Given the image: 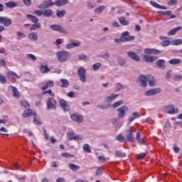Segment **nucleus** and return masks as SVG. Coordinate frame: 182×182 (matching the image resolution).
Wrapping results in <instances>:
<instances>
[{"label":"nucleus","mask_w":182,"mask_h":182,"mask_svg":"<svg viewBox=\"0 0 182 182\" xmlns=\"http://www.w3.org/2000/svg\"><path fill=\"white\" fill-rule=\"evenodd\" d=\"M112 124L115 127H117V129H120V127H122V125H119L120 124V121L117 120V119H114L112 120ZM119 126V127H117Z\"/></svg>","instance_id":"obj_54"},{"label":"nucleus","mask_w":182,"mask_h":182,"mask_svg":"<svg viewBox=\"0 0 182 182\" xmlns=\"http://www.w3.org/2000/svg\"><path fill=\"white\" fill-rule=\"evenodd\" d=\"M53 86H55V83L52 80H50L46 82L45 85L41 87V90L45 91L47 89H49V87H53Z\"/></svg>","instance_id":"obj_16"},{"label":"nucleus","mask_w":182,"mask_h":182,"mask_svg":"<svg viewBox=\"0 0 182 182\" xmlns=\"http://www.w3.org/2000/svg\"><path fill=\"white\" fill-rule=\"evenodd\" d=\"M40 72L41 73H48L50 72V70L46 65H41Z\"/></svg>","instance_id":"obj_39"},{"label":"nucleus","mask_w":182,"mask_h":182,"mask_svg":"<svg viewBox=\"0 0 182 182\" xmlns=\"http://www.w3.org/2000/svg\"><path fill=\"white\" fill-rule=\"evenodd\" d=\"M6 76L9 79V77H12V79H18V74L14 73L13 71H9L7 73Z\"/></svg>","instance_id":"obj_38"},{"label":"nucleus","mask_w":182,"mask_h":182,"mask_svg":"<svg viewBox=\"0 0 182 182\" xmlns=\"http://www.w3.org/2000/svg\"><path fill=\"white\" fill-rule=\"evenodd\" d=\"M100 66H102V64L100 63H96L92 65V69L93 70H99Z\"/></svg>","instance_id":"obj_56"},{"label":"nucleus","mask_w":182,"mask_h":182,"mask_svg":"<svg viewBox=\"0 0 182 182\" xmlns=\"http://www.w3.org/2000/svg\"><path fill=\"white\" fill-rule=\"evenodd\" d=\"M83 150L84 151H85V153H92V150L90 149V147L89 146L88 144H84Z\"/></svg>","instance_id":"obj_52"},{"label":"nucleus","mask_w":182,"mask_h":182,"mask_svg":"<svg viewBox=\"0 0 182 182\" xmlns=\"http://www.w3.org/2000/svg\"><path fill=\"white\" fill-rule=\"evenodd\" d=\"M16 36H17V39L21 40V39H25L26 38V34L21 31H16Z\"/></svg>","instance_id":"obj_42"},{"label":"nucleus","mask_w":182,"mask_h":182,"mask_svg":"<svg viewBox=\"0 0 182 182\" xmlns=\"http://www.w3.org/2000/svg\"><path fill=\"white\" fill-rule=\"evenodd\" d=\"M110 106V104L109 105H98L97 107L98 109H109Z\"/></svg>","instance_id":"obj_61"},{"label":"nucleus","mask_w":182,"mask_h":182,"mask_svg":"<svg viewBox=\"0 0 182 182\" xmlns=\"http://www.w3.org/2000/svg\"><path fill=\"white\" fill-rule=\"evenodd\" d=\"M98 160H99L101 163H106V158H105L103 156H98Z\"/></svg>","instance_id":"obj_64"},{"label":"nucleus","mask_w":182,"mask_h":182,"mask_svg":"<svg viewBox=\"0 0 182 182\" xmlns=\"http://www.w3.org/2000/svg\"><path fill=\"white\" fill-rule=\"evenodd\" d=\"M181 29H182L181 26L176 27V28L171 30L169 32H168V36H173L176 33H177V32H178V31H181Z\"/></svg>","instance_id":"obj_28"},{"label":"nucleus","mask_w":182,"mask_h":182,"mask_svg":"<svg viewBox=\"0 0 182 182\" xmlns=\"http://www.w3.org/2000/svg\"><path fill=\"white\" fill-rule=\"evenodd\" d=\"M117 60L119 66H124V65H126L127 60L124 57L118 56Z\"/></svg>","instance_id":"obj_31"},{"label":"nucleus","mask_w":182,"mask_h":182,"mask_svg":"<svg viewBox=\"0 0 182 182\" xmlns=\"http://www.w3.org/2000/svg\"><path fill=\"white\" fill-rule=\"evenodd\" d=\"M42 95H49L52 97H55V92H53V91H52V90H46V91H43L42 92Z\"/></svg>","instance_id":"obj_51"},{"label":"nucleus","mask_w":182,"mask_h":182,"mask_svg":"<svg viewBox=\"0 0 182 182\" xmlns=\"http://www.w3.org/2000/svg\"><path fill=\"white\" fill-rule=\"evenodd\" d=\"M129 31H125L122 33V36H124V39H128L126 42H130V41H134V36H129Z\"/></svg>","instance_id":"obj_20"},{"label":"nucleus","mask_w":182,"mask_h":182,"mask_svg":"<svg viewBox=\"0 0 182 182\" xmlns=\"http://www.w3.org/2000/svg\"><path fill=\"white\" fill-rule=\"evenodd\" d=\"M156 78L151 75H148V85L151 87H154L156 85Z\"/></svg>","instance_id":"obj_13"},{"label":"nucleus","mask_w":182,"mask_h":182,"mask_svg":"<svg viewBox=\"0 0 182 182\" xmlns=\"http://www.w3.org/2000/svg\"><path fill=\"white\" fill-rule=\"evenodd\" d=\"M141 115L140 112H134L132 115L128 118L129 123H132L135 119H139Z\"/></svg>","instance_id":"obj_18"},{"label":"nucleus","mask_w":182,"mask_h":182,"mask_svg":"<svg viewBox=\"0 0 182 182\" xmlns=\"http://www.w3.org/2000/svg\"><path fill=\"white\" fill-rule=\"evenodd\" d=\"M168 63H170V65H180V63H181V59L173 58L168 61Z\"/></svg>","instance_id":"obj_34"},{"label":"nucleus","mask_w":182,"mask_h":182,"mask_svg":"<svg viewBox=\"0 0 182 182\" xmlns=\"http://www.w3.org/2000/svg\"><path fill=\"white\" fill-rule=\"evenodd\" d=\"M68 0H57L55 5H56V6H63L65 5H68Z\"/></svg>","instance_id":"obj_30"},{"label":"nucleus","mask_w":182,"mask_h":182,"mask_svg":"<svg viewBox=\"0 0 182 182\" xmlns=\"http://www.w3.org/2000/svg\"><path fill=\"white\" fill-rule=\"evenodd\" d=\"M116 140H117V141H119V143H123L124 141H125L126 139L122 134H119L116 136Z\"/></svg>","instance_id":"obj_48"},{"label":"nucleus","mask_w":182,"mask_h":182,"mask_svg":"<svg viewBox=\"0 0 182 182\" xmlns=\"http://www.w3.org/2000/svg\"><path fill=\"white\" fill-rule=\"evenodd\" d=\"M26 18H28V19H31V22H33V23H38V22L39 21V18H38V17H36L35 16H32L31 14H27Z\"/></svg>","instance_id":"obj_33"},{"label":"nucleus","mask_w":182,"mask_h":182,"mask_svg":"<svg viewBox=\"0 0 182 182\" xmlns=\"http://www.w3.org/2000/svg\"><path fill=\"white\" fill-rule=\"evenodd\" d=\"M75 136L76 134H75V132L70 131L67 132V137L68 138V140H75Z\"/></svg>","instance_id":"obj_37"},{"label":"nucleus","mask_w":182,"mask_h":182,"mask_svg":"<svg viewBox=\"0 0 182 182\" xmlns=\"http://www.w3.org/2000/svg\"><path fill=\"white\" fill-rule=\"evenodd\" d=\"M27 58H29V59H31V60H33V62H36V56L33 54H27Z\"/></svg>","instance_id":"obj_60"},{"label":"nucleus","mask_w":182,"mask_h":182,"mask_svg":"<svg viewBox=\"0 0 182 182\" xmlns=\"http://www.w3.org/2000/svg\"><path fill=\"white\" fill-rule=\"evenodd\" d=\"M47 110H56L58 102L55 98L49 97L46 102Z\"/></svg>","instance_id":"obj_2"},{"label":"nucleus","mask_w":182,"mask_h":182,"mask_svg":"<svg viewBox=\"0 0 182 182\" xmlns=\"http://www.w3.org/2000/svg\"><path fill=\"white\" fill-rule=\"evenodd\" d=\"M82 45L81 41L71 42L66 46V49H73V48H79Z\"/></svg>","instance_id":"obj_14"},{"label":"nucleus","mask_w":182,"mask_h":182,"mask_svg":"<svg viewBox=\"0 0 182 182\" xmlns=\"http://www.w3.org/2000/svg\"><path fill=\"white\" fill-rule=\"evenodd\" d=\"M56 56H57V60L60 63H65V62H68V59L72 56V54L67 51V50H61V51H58L56 53Z\"/></svg>","instance_id":"obj_1"},{"label":"nucleus","mask_w":182,"mask_h":182,"mask_svg":"<svg viewBox=\"0 0 182 182\" xmlns=\"http://www.w3.org/2000/svg\"><path fill=\"white\" fill-rule=\"evenodd\" d=\"M156 66L159 68V69L164 70L166 69V60L161 59L156 62Z\"/></svg>","instance_id":"obj_21"},{"label":"nucleus","mask_w":182,"mask_h":182,"mask_svg":"<svg viewBox=\"0 0 182 182\" xmlns=\"http://www.w3.org/2000/svg\"><path fill=\"white\" fill-rule=\"evenodd\" d=\"M5 5L6 6V8H10V9L17 8L18 3H16V2L14 1H9L8 2H6Z\"/></svg>","instance_id":"obj_25"},{"label":"nucleus","mask_w":182,"mask_h":182,"mask_svg":"<svg viewBox=\"0 0 182 182\" xmlns=\"http://www.w3.org/2000/svg\"><path fill=\"white\" fill-rule=\"evenodd\" d=\"M117 110L118 112V119H123V117L126 116V112L129 110V107L127 105H123L118 108Z\"/></svg>","instance_id":"obj_7"},{"label":"nucleus","mask_w":182,"mask_h":182,"mask_svg":"<svg viewBox=\"0 0 182 182\" xmlns=\"http://www.w3.org/2000/svg\"><path fill=\"white\" fill-rule=\"evenodd\" d=\"M68 166L72 171H77V170H80V166L79 165L69 164Z\"/></svg>","instance_id":"obj_35"},{"label":"nucleus","mask_w":182,"mask_h":182,"mask_svg":"<svg viewBox=\"0 0 182 182\" xmlns=\"http://www.w3.org/2000/svg\"><path fill=\"white\" fill-rule=\"evenodd\" d=\"M105 9H106V6H100L99 7H97L95 9V14H102V12H103V11H105Z\"/></svg>","instance_id":"obj_44"},{"label":"nucleus","mask_w":182,"mask_h":182,"mask_svg":"<svg viewBox=\"0 0 182 182\" xmlns=\"http://www.w3.org/2000/svg\"><path fill=\"white\" fill-rule=\"evenodd\" d=\"M12 23V20L9 19V18L6 17V19H4V21H3V25L5 26H9Z\"/></svg>","instance_id":"obj_50"},{"label":"nucleus","mask_w":182,"mask_h":182,"mask_svg":"<svg viewBox=\"0 0 182 182\" xmlns=\"http://www.w3.org/2000/svg\"><path fill=\"white\" fill-rule=\"evenodd\" d=\"M55 15L57 18H63L66 15V10H56Z\"/></svg>","instance_id":"obj_32"},{"label":"nucleus","mask_w":182,"mask_h":182,"mask_svg":"<svg viewBox=\"0 0 182 182\" xmlns=\"http://www.w3.org/2000/svg\"><path fill=\"white\" fill-rule=\"evenodd\" d=\"M161 45L162 46H168V45H170V41H168V40L164 41L161 43Z\"/></svg>","instance_id":"obj_63"},{"label":"nucleus","mask_w":182,"mask_h":182,"mask_svg":"<svg viewBox=\"0 0 182 182\" xmlns=\"http://www.w3.org/2000/svg\"><path fill=\"white\" fill-rule=\"evenodd\" d=\"M100 58H102V59L107 60L109 58H110V55H109V53H104L100 55Z\"/></svg>","instance_id":"obj_59"},{"label":"nucleus","mask_w":182,"mask_h":182,"mask_svg":"<svg viewBox=\"0 0 182 182\" xmlns=\"http://www.w3.org/2000/svg\"><path fill=\"white\" fill-rule=\"evenodd\" d=\"M158 14H160L164 16H171V19H174V18H176V15L172 14L171 11H158Z\"/></svg>","instance_id":"obj_19"},{"label":"nucleus","mask_w":182,"mask_h":182,"mask_svg":"<svg viewBox=\"0 0 182 182\" xmlns=\"http://www.w3.org/2000/svg\"><path fill=\"white\" fill-rule=\"evenodd\" d=\"M143 59L144 60H145V62H147L148 63H153L154 60H157V57L145 55H144Z\"/></svg>","instance_id":"obj_15"},{"label":"nucleus","mask_w":182,"mask_h":182,"mask_svg":"<svg viewBox=\"0 0 182 182\" xmlns=\"http://www.w3.org/2000/svg\"><path fill=\"white\" fill-rule=\"evenodd\" d=\"M115 89L117 92H119L123 89V85H122L120 82H117L115 84Z\"/></svg>","instance_id":"obj_57"},{"label":"nucleus","mask_w":182,"mask_h":182,"mask_svg":"<svg viewBox=\"0 0 182 182\" xmlns=\"http://www.w3.org/2000/svg\"><path fill=\"white\" fill-rule=\"evenodd\" d=\"M38 8L40 9H47V8H49V5L48 4V1H44L42 4H40L38 6Z\"/></svg>","instance_id":"obj_49"},{"label":"nucleus","mask_w":182,"mask_h":182,"mask_svg":"<svg viewBox=\"0 0 182 182\" xmlns=\"http://www.w3.org/2000/svg\"><path fill=\"white\" fill-rule=\"evenodd\" d=\"M147 82H149V75H141L139 77V82L141 87H147Z\"/></svg>","instance_id":"obj_6"},{"label":"nucleus","mask_w":182,"mask_h":182,"mask_svg":"<svg viewBox=\"0 0 182 182\" xmlns=\"http://www.w3.org/2000/svg\"><path fill=\"white\" fill-rule=\"evenodd\" d=\"M86 58H87V56L85 54H80L78 55L79 60H85V59H86Z\"/></svg>","instance_id":"obj_62"},{"label":"nucleus","mask_w":182,"mask_h":182,"mask_svg":"<svg viewBox=\"0 0 182 182\" xmlns=\"http://www.w3.org/2000/svg\"><path fill=\"white\" fill-rule=\"evenodd\" d=\"M124 103V101L123 100H119L117 101V102H114L113 105H110V107H112V109H116L117 107H119V106H122Z\"/></svg>","instance_id":"obj_40"},{"label":"nucleus","mask_w":182,"mask_h":182,"mask_svg":"<svg viewBox=\"0 0 182 182\" xmlns=\"http://www.w3.org/2000/svg\"><path fill=\"white\" fill-rule=\"evenodd\" d=\"M127 56L129 59L134 60L135 62H140V55H137L134 51H128L127 53Z\"/></svg>","instance_id":"obj_10"},{"label":"nucleus","mask_w":182,"mask_h":182,"mask_svg":"<svg viewBox=\"0 0 182 182\" xmlns=\"http://www.w3.org/2000/svg\"><path fill=\"white\" fill-rule=\"evenodd\" d=\"M161 92V88L156 87V88H152L149 90H147L144 92V95L146 96H154L155 95H159V93Z\"/></svg>","instance_id":"obj_9"},{"label":"nucleus","mask_w":182,"mask_h":182,"mask_svg":"<svg viewBox=\"0 0 182 182\" xmlns=\"http://www.w3.org/2000/svg\"><path fill=\"white\" fill-rule=\"evenodd\" d=\"M164 110L166 112V113H168V114H176V113H178V108L174 107L173 105L164 107Z\"/></svg>","instance_id":"obj_4"},{"label":"nucleus","mask_w":182,"mask_h":182,"mask_svg":"<svg viewBox=\"0 0 182 182\" xmlns=\"http://www.w3.org/2000/svg\"><path fill=\"white\" fill-rule=\"evenodd\" d=\"M117 97H119V95L112 94L111 95L106 97L105 100L106 103L110 104L114 100V99H117Z\"/></svg>","instance_id":"obj_17"},{"label":"nucleus","mask_w":182,"mask_h":182,"mask_svg":"<svg viewBox=\"0 0 182 182\" xmlns=\"http://www.w3.org/2000/svg\"><path fill=\"white\" fill-rule=\"evenodd\" d=\"M36 28H42V24L41 23H34L30 28V31H35Z\"/></svg>","instance_id":"obj_45"},{"label":"nucleus","mask_w":182,"mask_h":182,"mask_svg":"<svg viewBox=\"0 0 182 182\" xmlns=\"http://www.w3.org/2000/svg\"><path fill=\"white\" fill-rule=\"evenodd\" d=\"M70 117L73 122H76V123H83V115L82 114L74 113L71 114Z\"/></svg>","instance_id":"obj_8"},{"label":"nucleus","mask_w":182,"mask_h":182,"mask_svg":"<svg viewBox=\"0 0 182 182\" xmlns=\"http://www.w3.org/2000/svg\"><path fill=\"white\" fill-rule=\"evenodd\" d=\"M60 107L65 112H69L70 107L68 105V102L65 100H60L59 101Z\"/></svg>","instance_id":"obj_12"},{"label":"nucleus","mask_w":182,"mask_h":182,"mask_svg":"<svg viewBox=\"0 0 182 182\" xmlns=\"http://www.w3.org/2000/svg\"><path fill=\"white\" fill-rule=\"evenodd\" d=\"M144 53L146 55H159L161 53V51L155 48H146L144 50Z\"/></svg>","instance_id":"obj_11"},{"label":"nucleus","mask_w":182,"mask_h":182,"mask_svg":"<svg viewBox=\"0 0 182 182\" xmlns=\"http://www.w3.org/2000/svg\"><path fill=\"white\" fill-rule=\"evenodd\" d=\"M127 139L128 140V141H133L134 140V137H133V132H132V129H129L128 130H127Z\"/></svg>","instance_id":"obj_26"},{"label":"nucleus","mask_w":182,"mask_h":182,"mask_svg":"<svg viewBox=\"0 0 182 182\" xmlns=\"http://www.w3.org/2000/svg\"><path fill=\"white\" fill-rule=\"evenodd\" d=\"M21 106H23V107H25V109H31V105H29V102H28L27 101H22L21 102Z\"/></svg>","instance_id":"obj_53"},{"label":"nucleus","mask_w":182,"mask_h":182,"mask_svg":"<svg viewBox=\"0 0 182 182\" xmlns=\"http://www.w3.org/2000/svg\"><path fill=\"white\" fill-rule=\"evenodd\" d=\"M116 157L124 158L126 157V153L120 151L119 150L115 151Z\"/></svg>","instance_id":"obj_47"},{"label":"nucleus","mask_w":182,"mask_h":182,"mask_svg":"<svg viewBox=\"0 0 182 182\" xmlns=\"http://www.w3.org/2000/svg\"><path fill=\"white\" fill-rule=\"evenodd\" d=\"M149 4L154 6V8H156V9H164L166 10L167 9V7L164 6H161L159 4H157L156 1H150Z\"/></svg>","instance_id":"obj_22"},{"label":"nucleus","mask_w":182,"mask_h":182,"mask_svg":"<svg viewBox=\"0 0 182 182\" xmlns=\"http://www.w3.org/2000/svg\"><path fill=\"white\" fill-rule=\"evenodd\" d=\"M60 82L62 83L61 87H69V80L67 79H60Z\"/></svg>","instance_id":"obj_46"},{"label":"nucleus","mask_w":182,"mask_h":182,"mask_svg":"<svg viewBox=\"0 0 182 182\" xmlns=\"http://www.w3.org/2000/svg\"><path fill=\"white\" fill-rule=\"evenodd\" d=\"M77 75L81 82L85 83L86 82V69L83 67H80L77 69Z\"/></svg>","instance_id":"obj_5"},{"label":"nucleus","mask_w":182,"mask_h":182,"mask_svg":"<svg viewBox=\"0 0 182 182\" xmlns=\"http://www.w3.org/2000/svg\"><path fill=\"white\" fill-rule=\"evenodd\" d=\"M34 118H33V123L34 124H41L42 122L41 121V118L39 117V116H38V114H34Z\"/></svg>","instance_id":"obj_41"},{"label":"nucleus","mask_w":182,"mask_h":182,"mask_svg":"<svg viewBox=\"0 0 182 182\" xmlns=\"http://www.w3.org/2000/svg\"><path fill=\"white\" fill-rule=\"evenodd\" d=\"M28 39H29V41H38V33H36L35 32L28 33Z\"/></svg>","instance_id":"obj_27"},{"label":"nucleus","mask_w":182,"mask_h":182,"mask_svg":"<svg viewBox=\"0 0 182 182\" xmlns=\"http://www.w3.org/2000/svg\"><path fill=\"white\" fill-rule=\"evenodd\" d=\"M0 83H2V85H6V77H5L2 74H0Z\"/></svg>","instance_id":"obj_58"},{"label":"nucleus","mask_w":182,"mask_h":182,"mask_svg":"<svg viewBox=\"0 0 182 182\" xmlns=\"http://www.w3.org/2000/svg\"><path fill=\"white\" fill-rule=\"evenodd\" d=\"M119 21L121 25H123L124 26H127V25H129V21H127L124 17H119Z\"/></svg>","instance_id":"obj_43"},{"label":"nucleus","mask_w":182,"mask_h":182,"mask_svg":"<svg viewBox=\"0 0 182 182\" xmlns=\"http://www.w3.org/2000/svg\"><path fill=\"white\" fill-rule=\"evenodd\" d=\"M124 38V34H122V36H120L119 38H114V42L115 43H122L123 42H126L129 39Z\"/></svg>","instance_id":"obj_36"},{"label":"nucleus","mask_w":182,"mask_h":182,"mask_svg":"<svg viewBox=\"0 0 182 182\" xmlns=\"http://www.w3.org/2000/svg\"><path fill=\"white\" fill-rule=\"evenodd\" d=\"M11 87L12 89L13 96L14 97H17V99H19V97H21V94H19V91L18 90V88L14 86H11Z\"/></svg>","instance_id":"obj_29"},{"label":"nucleus","mask_w":182,"mask_h":182,"mask_svg":"<svg viewBox=\"0 0 182 182\" xmlns=\"http://www.w3.org/2000/svg\"><path fill=\"white\" fill-rule=\"evenodd\" d=\"M172 45H175L176 46H178V45H181L182 40L181 39H175L172 41L171 42Z\"/></svg>","instance_id":"obj_55"},{"label":"nucleus","mask_w":182,"mask_h":182,"mask_svg":"<svg viewBox=\"0 0 182 182\" xmlns=\"http://www.w3.org/2000/svg\"><path fill=\"white\" fill-rule=\"evenodd\" d=\"M53 16V11L52 9H48L43 11V16L46 18H50V16Z\"/></svg>","instance_id":"obj_24"},{"label":"nucleus","mask_w":182,"mask_h":182,"mask_svg":"<svg viewBox=\"0 0 182 182\" xmlns=\"http://www.w3.org/2000/svg\"><path fill=\"white\" fill-rule=\"evenodd\" d=\"M36 112H33L31 109H27L23 112L22 116L24 119L26 117H31V116H34Z\"/></svg>","instance_id":"obj_23"},{"label":"nucleus","mask_w":182,"mask_h":182,"mask_svg":"<svg viewBox=\"0 0 182 182\" xmlns=\"http://www.w3.org/2000/svg\"><path fill=\"white\" fill-rule=\"evenodd\" d=\"M50 28L55 32H60V33H64L65 35H68V33H69V31H68V30H66L65 28L59 24L50 25Z\"/></svg>","instance_id":"obj_3"}]
</instances>
